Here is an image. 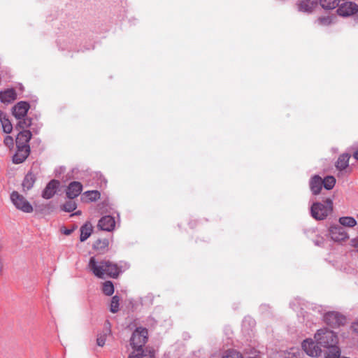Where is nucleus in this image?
<instances>
[{
  "label": "nucleus",
  "mask_w": 358,
  "mask_h": 358,
  "mask_svg": "<svg viewBox=\"0 0 358 358\" xmlns=\"http://www.w3.org/2000/svg\"><path fill=\"white\" fill-rule=\"evenodd\" d=\"M90 271L99 278H115L120 273V267L108 260L97 261L94 257L90 259L88 263Z\"/></svg>",
  "instance_id": "1"
},
{
  "label": "nucleus",
  "mask_w": 358,
  "mask_h": 358,
  "mask_svg": "<svg viewBox=\"0 0 358 358\" xmlns=\"http://www.w3.org/2000/svg\"><path fill=\"white\" fill-rule=\"evenodd\" d=\"M332 211L333 201L329 198L324 201V204L316 202L310 208L311 215L317 220L325 219Z\"/></svg>",
  "instance_id": "2"
},
{
  "label": "nucleus",
  "mask_w": 358,
  "mask_h": 358,
  "mask_svg": "<svg viewBox=\"0 0 358 358\" xmlns=\"http://www.w3.org/2000/svg\"><path fill=\"white\" fill-rule=\"evenodd\" d=\"M317 343L321 347H329L338 344V337L334 331L327 329H319L314 336Z\"/></svg>",
  "instance_id": "3"
},
{
  "label": "nucleus",
  "mask_w": 358,
  "mask_h": 358,
  "mask_svg": "<svg viewBox=\"0 0 358 358\" xmlns=\"http://www.w3.org/2000/svg\"><path fill=\"white\" fill-rule=\"evenodd\" d=\"M148 336V330L145 328H137L134 331L130 340V344L132 348L138 351L146 343Z\"/></svg>",
  "instance_id": "4"
},
{
  "label": "nucleus",
  "mask_w": 358,
  "mask_h": 358,
  "mask_svg": "<svg viewBox=\"0 0 358 358\" xmlns=\"http://www.w3.org/2000/svg\"><path fill=\"white\" fill-rule=\"evenodd\" d=\"M329 237L334 242H342L349 238L345 229L341 225H332L329 229Z\"/></svg>",
  "instance_id": "5"
},
{
  "label": "nucleus",
  "mask_w": 358,
  "mask_h": 358,
  "mask_svg": "<svg viewBox=\"0 0 358 358\" xmlns=\"http://www.w3.org/2000/svg\"><path fill=\"white\" fill-rule=\"evenodd\" d=\"M325 323L332 327H338L346 322L345 316L338 312H329L324 315Z\"/></svg>",
  "instance_id": "6"
},
{
  "label": "nucleus",
  "mask_w": 358,
  "mask_h": 358,
  "mask_svg": "<svg viewBox=\"0 0 358 358\" xmlns=\"http://www.w3.org/2000/svg\"><path fill=\"white\" fill-rule=\"evenodd\" d=\"M319 0H297L296 8L299 12L310 14L317 8Z\"/></svg>",
  "instance_id": "7"
},
{
  "label": "nucleus",
  "mask_w": 358,
  "mask_h": 358,
  "mask_svg": "<svg viewBox=\"0 0 358 358\" xmlns=\"http://www.w3.org/2000/svg\"><path fill=\"white\" fill-rule=\"evenodd\" d=\"M336 12L340 16H351L358 12V5L353 1H347L338 6Z\"/></svg>",
  "instance_id": "8"
},
{
  "label": "nucleus",
  "mask_w": 358,
  "mask_h": 358,
  "mask_svg": "<svg viewBox=\"0 0 358 358\" xmlns=\"http://www.w3.org/2000/svg\"><path fill=\"white\" fill-rule=\"evenodd\" d=\"M350 159V155L348 153H343L341 155L337 161L335 163V166L336 169L338 171V176L345 173H350L352 169L349 168V161Z\"/></svg>",
  "instance_id": "9"
},
{
  "label": "nucleus",
  "mask_w": 358,
  "mask_h": 358,
  "mask_svg": "<svg viewBox=\"0 0 358 358\" xmlns=\"http://www.w3.org/2000/svg\"><path fill=\"white\" fill-rule=\"evenodd\" d=\"M302 349L310 357H317L321 353V349L316 345L312 339H306L302 343Z\"/></svg>",
  "instance_id": "10"
},
{
  "label": "nucleus",
  "mask_w": 358,
  "mask_h": 358,
  "mask_svg": "<svg viewBox=\"0 0 358 358\" xmlns=\"http://www.w3.org/2000/svg\"><path fill=\"white\" fill-rule=\"evenodd\" d=\"M60 182L57 180H50L42 192L43 198L49 199L53 197L59 188Z\"/></svg>",
  "instance_id": "11"
},
{
  "label": "nucleus",
  "mask_w": 358,
  "mask_h": 358,
  "mask_svg": "<svg viewBox=\"0 0 358 358\" xmlns=\"http://www.w3.org/2000/svg\"><path fill=\"white\" fill-rule=\"evenodd\" d=\"M22 131H20L17 135L15 138V144L17 148V152L13 156L12 162L15 164H19L22 163V154L21 152L22 151Z\"/></svg>",
  "instance_id": "12"
},
{
  "label": "nucleus",
  "mask_w": 358,
  "mask_h": 358,
  "mask_svg": "<svg viewBox=\"0 0 358 358\" xmlns=\"http://www.w3.org/2000/svg\"><path fill=\"white\" fill-rule=\"evenodd\" d=\"M115 226V221L114 218L110 215H106L101 217L98 223V227L101 230L110 231Z\"/></svg>",
  "instance_id": "13"
},
{
  "label": "nucleus",
  "mask_w": 358,
  "mask_h": 358,
  "mask_svg": "<svg viewBox=\"0 0 358 358\" xmlns=\"http://www.w3.org/2000/svg\"><path fill=\"white\" fill-rule=\"evenodd\" d=\"M83 185L79 182H71L66 189V196L69 199H74L77 197L82 192Z\"/></svg>",
  "instance_id": "14"
},
{
  "label": "nucleus",
  "mask_w": 358,
  "mask_h": 358,
  "mask_svg": "<svg viewBox=\"0 0 358 358\" xmlns=\"http://www.w3.org/2000/svg\"><path fill=\"white\" fill-rule=\"evenodd\" d=\"M309 185L314 195L319 194L323 186L322 178L317 175L313 176L310 180Z\"/></svg>",
  "instance_id": "15"
},
{
  "label": "nucleus",
  "mask_w": 358,
  "mask_h": 358,
  "mask_svg": "<svg viewBox=\"0 0 358 358\" xmlns=\"http://www.w3.org/2000/svg\"><path fill=\"white\" fill-rule=\"evenodd\" d=\"M17 98V93L13 88L0 92V101L3 103H10Z\"/></svg>",
  "instance_id": "16"
},
{
  "label": "nucleus",
  "mask_w": 358,
  "mask_h": 358,
  "mask_svg": "<svg viewBox=\"0 0 358 358\" xmlns=\"http://www.w3.org/2000/svg\"><path fill=\"white\" fill-rule=\"evenodd\" d=\"M10 200L17 209L22 210V195L17 191H13L10 194Z\"/></svg>",
  "instance_id": "17"
},
{
  "label": "nucleus",
  "mask_w": 358,
  "mask_h": 358,
  "mask_svg": "<svg viewBox=\"0 0 358 358\" xmlns=\"http://www.w3.org/2000/svg\"><path fill=\"white\" fill-rule=\"evenodd\" d=\"M0 122L1 123L3 132L10 134L13 129L12 124L8 118L7 115L1 110H0Z\"/></svg>",
  "instance_id": "18"
},
{
  "label": "nucleus",
  "mask_w": 358,
  "mask_h": 358,
  "mask_svg": "<svg viewBox=\"0 0 358 358\" xmlns=\"http://www.w3.org/2000/svg\"><path fill=\"white\" fill-rule=\"evenodd\" d=\"M92 225L91 223L87 222L83 226H82L80 228V241L83 242L87 240L92 234Z\"/></svg>",
  "instance_id": "19"
},
{
  "label": "nucleus",
  "mask_w": 358,
  "mask_h": 358,
  "mask_svg": "<svg viewBox=\"0 0 358 358\" xmlns=\"http://www.w3.org/2000/svg\"><path fill=\"white\" fill-rule=\"evenodd\" d=\"M324 348L327 349V352L325 353L326 358H339L341 355V352L339 348L337 345H333L329 347H324Z\"/></svg>",
  "instance_id": "20"
},
{
  "label": "nucleus",
  "mask_w": 358,
  "mask_h": 358,
  "mask_svg": "<svg viewBox=\"0 0 358 358\" xmlns=\"http://www.w3.org/2000/svg\"><path fill=\"white\" fill-rule=\"evenodd\" d=\"M128 358H155V354L154 351L145 349L130 355Z\"/></svg>",
  "instance_id": "21"
},
{
  "label": "nucleus",
  "mask_w": 358,
  "mask_h": 358,
  "mask_svg": "<svg viewBox=\"0 0 358 358\" xmlns=\"http://www.w3.org/2000/svg\"><path fill=\"white\" fill-rule=\"evenodd\" d=\"M13 115L19 120L17 123V127H22V101H19L13 109Z\"/></svg>",
  "instance_id": "22"
},
{
  "label": "nucleus",
  "mask_w": 358,
  "mask_h": 358,
  "mask_svg": "<svg viewBox=\"0 0 358 358\" xmlns=\"http://www.w3.org/2000/svg\"><path fill=\"white\" fill-rule=\"evenodd\" d=\"M37 172L33 173L32 171L29 172L24 180V188L27 189L31 188L36 181V175Z\"/></svg>",
  "instance_id": "23"
},
{
  "label": "nucleus",
  "mask_w": 358,
  "mask_h": 358,
  "mask_svg": "<svg viewBox=\"0 0 358 358\" xmlns=\"http://www.w3.org/2000/svg\"><path fill=\"white\" fill-rule=\"evenodd\" d=\"M318 27H327L332 23V18L329 15L320 16L315 22Z\"/></svg>",
  "instance_id": "24"
},
{
  "label": "nucleus",
  "mask_w": 358,
  "mask_h": 358,
  "mask_svg": "<svg viewBox=\"0 0 358 358\" xmlns=\"http://www.w3.org/2000/svg\"><path fill=\"white\" fill-rule=\"evenodd\" d=\"M319 4L326 10H332L338 6L337 0H319Z\"/></svg>",
  "instance_id": "25"
},
{
  "label": "nucleus",
  "mask_w": 358,
  "mask_h": 358,
  "mask_svg": "<svg viewBox=\"0 0 358 358\" xmlns=\"http://www.w3.org/2000/svg\"><path fill=\"white\" fill-rule=\"evenodd\" d=\"M339 223L342 227H353L357 224V221L352 217H342L339 218Z\"/></svg>",
  "instance_id": "26"
},
{
  "label": "nucleus",
  "mask_w": 358,
  "mask_h": 358,
  "mask_svg": "<svg viewBox=\"0 0 358 358\" xmlns=\"http://www.w3.org/2000/svg\"><path fill=\"white\" fill-rule=\"evenodd\" d=\"M110 330L109 329H106L97 335V338H96L97 345H99L100 347H103L105 345L106 338H107L108 336L110 334Z\"/></svg>",
  "instance_id": "27"
},
{
  "label": "nucleus",
  "mask_w": 358,
  "mask_h": 358,
  "mask_svg": "<svg viewBox=\"0 0 358 358\" xmlns=\"http://www.w3.org/2000/svg\"><path fill=\"white\" fill-rule=\"evenodd\" d=\"M323 187L328 190L332 189L336 184V178L334 176H328L322 179Z\"/></svg>",
  "instance_id": "28"
},
{
  "label": "nucleus",
  "mask_w": 358,
  "mask_h": 358,
  "mask_svg": "<svg viewBox=\"0 0 358 358\" xmlns=\"http://www.w3.org/2000/svg\"><path fill=\"white\" fill-rule=\"evenodd\" d=\"M102 291L107 296L112 295L114 292V286L112 282L106 281L105 282H103Z\"/></svg>",
  "instance_id": "29"
},
{
  "label": "nucleus",
  "mask_w": 358,
  "mask_h": 358,
  "mask_svg": "<svg viewBox=\"0 0 358 358\" xmlns=\"http://www.w3.org/2000/svg\"><path fill=\"white\" fill-rule=\"evenodd\" d=\"M120 298L117 296H114L110 302V310L113 313H115L119 310Z\"/></svg>",
  "instance_id": "30"
},
{
  "label": "nucleus",
  "mask_w": 358,
  "mask_h": 358,
  "mask_svg": "<svg viewBox=\"0 0 358 358\" xmlns=\"http://www.w3.org/2000/svg\"><path fill=\"white\" fill-rule=\"evenodd\" d=\"M222 358H243L242 354L234 350L226 351Z\"/></svg>",
  "instance_id": "31"
},
{
  "label": "nucleus",
  "mask_w": 358,
  "mask_h": 358,
  "mask_svg": "<svg viewBox=\"0 0 358 358\" xmlns=\"http://www.w3.org/2000/svg\"><path fill=\"white\" fill-rule=\"evenodd\" d=\"M85 195L87 197V199L91 201H96L100 198V193L96 190L87 191L85 193Z\"/></svg>",
  "instance_id": "32"
},
{
  "label": "nucleus",
  "mask_w": 358,
  "mask_h": 358,
  "mask_svg": "<svg viewBox=\"0 0 358 358\" xmlns=\"http://www.w3.org/2000/svg\"><path fill=\"white\" fill-rule=\"evenodd\" d=\"M76 208V203L73 201L66 202L63 206L62 210L66 212H72Z\"/></svg>",
  "instance_id": "33"
},
{
  "label": "nucleus",
  "mask_w": 358,
  "mask_h": 358,
  "mask_svg": "<svg viewBox=\"0 0 358 358\" xmlns=\"http://www.w3.org/2000/svg\"><path fill=\"white\" fill-rule=\"evenodd\" d=\"M3 143L10 150L13 148L14 140L12 136H6L3 140Z\"/></svg>",
  "instance_id": "34"
},
{
  "label": "nucleus",
  "mask_w": 358,
  "mask_h": 358,
  "mask_svg": "<svg viewBox=\"0 0 358 358\" xmlns=\"http://www.w3.org/2000/svg\"><path fill=\"white\" fill-rule=\"evenodd\" d=\"M30 108L29 104L27 102L24 101V124L29 125V122H27V120L25 119L26 114Z\"/></svg>",
  "instance_id": "35"
},
{
  "label": "nucleus",
  "mask_w": 358,
  "mask_h": 358,
  "mask_svg": "<svg viewBox=\"0 0 358 358\" xmlns=\"http://www.w3.org/2000/svg\"><path fill=\"white\" fill-rule=\"evenodd\" d=\"M33 210L32 206L27 201H24V212L31 213Z\"/></svg>",
  "instance_id": "36"
},
{
  "label": "nucleus",
  "mask_w": 358,
  "mask_h": 358,
  "mask_svg": "<svg viewBox=\"0 0 358 358\" xmlns=\"http://www.w3.org/2000/svg\"><path fill=\"white\" fill-rule=\"evenodd\" d=\"M24 152L25 155H24V161L27 158V157L30 154V147L29 145H27L24 144Z\"/></svg>",
  "instance_id": "37"
},
{
  "label": "nucleus",
  "mask_w": 358,
  "mask_h": 358,
  "mask_svg": "<svg viewBox=\"0 0 358 358\" xmlns=\"http://www.w3.org/2000/svg\"><path fill=\"white\" fill-rule=\"evenodd\" d=\"M350 245L358 249V236L350 240Z\"/></svg>",
  "instance_id": "38"
},
{
  "label": "nucleus",
  "mask_w": 358,
  "mask_h": 358,
  "mask_svg": "<svg viewBox=\"0 0 358 358\" xmlns=\"http://www.w3.org/2000/svg\"><path fill=\"white\" fill-rule=\"evenodd\" d=\"M31 138V133L29 130H24V138L26 139L27 141H29Z\"/></svg>",
  "instance_id": "39"
},
{
  "label": "nucleus",
  "mask_w": 358,
  "mask_h": 358,
  "mask_svg": "<svg viewBox=\"0 0 358 358\" xmlns=\"http://www.w3.org/2000/svg\"><path fill=\"white\" fill-rule=\"evenodd\" d=\"M324 238L322 237H317L316 240H315V244L319 245V246H321L323 245L324 243Z\"/></svg>",
  "instance_id": "40"
},
{
  "label": "nucleus",
  "mask_w": 358,
  "mask_h": 358,
  "mask_svg": "<svg viewBox=\"0 0 358 358\" xmlns=\"http://www.w3.org/2000/svg\"><path fill=\"white\" fill-rule=\"evenodd\" d=\"M353 157L358 160V149L354 152Z\"/></svg>",
  "instance_id": "41"
},
{
  "label": "nucleus",
  "mask_w": 358,
  "mask_h": 358,
  "mask_svg": "<svg viewBox=\"0 0 358 358\" xmlns=\"http://www.w3.org/2000/svg\"><path fill=\"white\" fill-rule=\"evenodd\" d=\"M248 358H260V356L259 354H255L253 356H250Z\"/></svg>",
  "instance_id": "42"
},
{
  "label": "nucleus",
  "mask_w": 358,
  "mask_h": 358,
  "mask_svg": "<svg viewBox=\"0 0 358 358\" xmlns=\"http://www.w3.org/2000/svg\"><path fill=\"white\" fill-rule=\"evenodd\" d=\"M80 214H81V211L78 210V211L76 212L73 215H80Z\"/></svg>",
  "instance_id": "43"
},
{
  "label": "nucleus",
  "mask_w": 358,
  "mask_h": 358,
  "mask_svg": "<svg viewBox=\"0 0 358 358\" xmlns=\"http://www.w3.org/2000/svg\"><path fill=\"white\" fill-rule=\"evenodd\" d=\"M70 232H71V231H70L69 230H68V231H66L65 232V234H70Z\"/></svg>",
  "instance_id": "44"
},
{
  "label": "nucleus",
  "mask_w": 358,
  "mask_h": 358,
  "mask_svg": "<svg viewBox=\"0 0 358 358\" xmlns=\"http://www.w3.org/2000/svg\"><path fill=\"white\" fill-rule=\"evenodd\" d=\"M103 243H104V244H107V243H108V241H107L106 240H104Z\"/></svg>",
  "instance_id": "45"
},
{
  "label": "nucleus",
  "mask_w": 358,
  "mask_h": 358,
  "mask_svg": "<svg viewBox=\"0 0 358 358\" xmlns=\"http://www.w3.org/2000/svg\"><path fill=\"white\" fill-rule=\"evenodd\" d=\"M357 218H358V215H357Z\"/></svg>",
  "instance_id": "46"
}]
</instances>
